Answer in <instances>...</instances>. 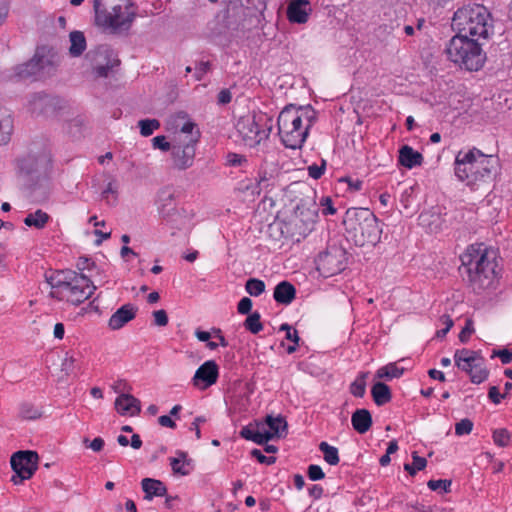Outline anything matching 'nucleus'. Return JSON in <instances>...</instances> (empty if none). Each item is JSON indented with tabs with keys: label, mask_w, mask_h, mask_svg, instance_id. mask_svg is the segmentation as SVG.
Returning a JSON list of instances; mask_svg holds the SVG:
<instances>
[{
	"label": "nucleus",
	"mask_w": 512,
	"mask_h": 512,
	"mask_svg": "<svg viewBox=\"0 0 512 512\" xmlns=\"http://www.w3.org/2000/svg\"><path fill=\"white\" fill-rule=\"evenodd\" d=\"M51 217L42 209H37L34 212L28 213L23 222L28 227L36 229H43L50 221Z\"/></svg>",
	"instance_id": "31"
},
{
	"label": "nucleus",
	"mask_w": 512,
	"mask_h": 512,
	"mask_svg": "<svg viewBox=\"0 0 512 512\" xmlns=\"http://www.w3.org/2000/svg\"><path fill=\"white\" fill-rule=\"evenodd\" d=\"M193 218L194 214L192 211L181 208L175 211L172 216H169L165 222L172 230V235H175L177 232L187 235L193 228Z\"/></svg>",
	"instance_id": "17"
},
{
	"label": "nucleus",
	"mask_w": 512,
	"mask_h": 512,
	"mask_svg": "<svg viewBox=\"0 0 512 512\" xmlns=\"http://www.w3.org/2000/svg\"><path fill=\"white\" fill-rule=\"evenodd\" d=\"M496 355L500 358L503 364H508L512 361V352L507 349L498 351Z\"/></svg>",
	"instance_id": "61"
},
{
	"label": "nucleus",
	"mask_w": 512,
	"mask_h": 512,
	"mask_svg": "<svg viewBox=\"0 0 512 512\" xmlns=\"http://www.w3.org/2000/svg\"><path fill=\"white\" fill-rule=\"evenodd\" d=\"M115 409L122 416H135L141 411V403L133 395L121 393L115 400Z\"/></svg>",
	"instance_id": "21"
},
{
	"label": "nucleus",
	"mask_w": 512,
	"mask_h": 512,
	"mask_svg": "<svg viewBox=\"0 0 512 512\" xmlns=\"http://www.w3.org/2000/svg\"><path fill=\"white\" fill-rule=\"evenodd\" d=\"M195 136H197V141L200 137V132L198 129H196L195 123L188 120L186 121L179 131L175 132L173 142H178V138L180 139H191Z\"/></svg>",
	"instance_id": "36"
},
{
	"label": "nucleus",
	"mask_w": 512,
	"mask_h": 512,
	"mask_svg": "<svg viewBox=\"0 0 512 512\" xmlns=\"http://www.w3.org/2000/svg\"><path fill=\"white\" fill-rule=\"evenodd\" d=\"M316 121V111L309 105H288L277 120L278 134L285 147L299 149L305 143L309 130Z\"/></svg>",
	"instance_id": "2"
},
{
	"label": "nucleus",
	"mask_w": 512,
	"mask_h": 512,
	"mask_svg": "<svg viewBox=\"0 0 512 512\" xmlns=\"http://www.w3.org/2000/svg\"><path fill=\"white\" fill-rule=\"evenodd\" d=\"M245 289L251 296H259L265 290V283L262 280L251 278L246 282Z\"/></svg>",
	"instance_id": "45"
},
{
	"label": "nucleus",
	"mask_w": 512,
	"mask_h": 512,
	"mask_svg": "<svg viewBox=\"0 0 512 512\" xmlns=\"http://www.w3.org/2000/svg\"><path fill=\"white\" fill-rule=\"evenodd\" d=\"M343 223L347 239L356 246H374L380 241L382 228L377 217L368 208L348 209Z\"/></svg>",
	"instance_id": "6"
},
{
	"label": "nucleus",
	"mask_w": 512,
	"mask_h": 512,
	"mask_svg": "<svg viewBox=\"0 0 512 512\" xmlns=\"http://www.w3.org/2000/svg\"><path fill=\"white\" fill-rule=\"evenodd\" d=\"M346 262L347 255L345 250L334 246L319 255L317 269L323 276L330 277L343 271Z\"/></svg>",
	"instance_id": "14"
},
{
	"label": "nucleus",
	"mask_w": 512,
	"mask_h": 512,
	"mask_svg": "<svg viewBox=\"0 0 512 512\" xmlns=\"http://www.w3.org/2000/svg\"><path fill=\"white\" fill-rule=\"evenodd\" d=\"M317 217L318 212L315 204L309 201H301L284 222L283 232L299 241L300 238L307 236L312 231Z\"/></svg>",
	"instance_id": "11"
},
{
	"label": "nucleus",
	"mask_w": 512,
	"mask_h": 512,
	"mask_svg": "<svg viewBox=\"0 0 512 512\" xmlns=\"http://www.w3.org/2000/svg\"><path fill=\"white\" fill-rule=\"evenodd\" d=\"M154 324L160 327L168 324V316L165 310H157L153 312Z\"/></svg>",
	"instance_id": "54"
},
{
	"label": "nucleus",
	"mask_w": 512,
	"mask_h": 512,
	"mask_svg": "<svg viewBox=\"0 0 512 512\" xmlns=\"http://www.w3.org/2000/svg\"><path fill=\"white\" fill-rule=\"evenodd\" d=\"M119 183L114 177H110L101 196L109 205H115L118 200Z\"/></svg>",
	"instance_id": "34"
},
{
	"label": "nucleus",
	"mask_w": 512,
	"mask_h": 512,
	"mask_svg": "<svg viewBox=\"0 0 512 512\" xmlns=\"http://www.w3.org/2000/svg\"><path fill=\"white\" fill-rule=\"evenodd\" d=\"M157 211L162 220H166L169 216L177 211L175 205V198L173 193L168 189H163L158 192L156 199Z\"/></svg>",
	"instance_id": "22"
},
{
	"label": "nucleus",
	"mask_w": 512,
	"mask_h": 512,
	"mask_svg": "<svg viewBox=\"0 0 512 512\" xmlns=\"http://www.w3.org/2000/svg\"><path fill=\"white\" fill-rule=\"evenodd\" d=\"M95 22L104 28L118 29L130 25L136 10L130 0H93Z\"/></svg>",
	"instance_id": "8"
},
{
	"label": "nucleus",
	"mask_w": 512,
	"mask_h": 512,
	"mask_svg": "<svg viewBox=\"0 0 512 512\" xmlns=\"http://www.w3.org/2000/svg\"><path fill=\"white\" fill-rule=\"evenodd\" d=\"M74 364V357L66 354L61 364L62 371H64L67 375L71 374L74 370Z\"/></svg>",
	"instance_id": "55"
},
{
	"label": "nucleus",
	"mask_w": 512,
	"mask_h": 512,
	"mask_svg": "<svg viewBox=\"0 0 512 512\" xmlns=\"http://www.w3.org/2000/svg\"><path fill=\"white\" fill-rule=\"evenodd\" d=\"M468 282L474 291L492 288L497 279L496 255L483 243L472 244L461 255Z\"/></svg>",
	"instance_id": "1"
},
{
	"label": "nucleus",
	"mask_w": 512,
	"mask_h": 512,
	"mask_svg": "<svg viewBox=\"0 0 512 512\" xmlns=\"http://www.w3.org/2000/svg\"><path fill=\"white\" fill-rule=\"evenodd\" d=\"M69 53L73 57L80 56L86 49V39L80 31H73L69 35Z\"/></svg>",
	"instance_id": "33"
},
{
	"label": "nucleus",
	"mask_w": 512,
	"mask_h": 512,
	"mask_svg": "<svg viewBox=\"0 0 512 512\" xmlns=\"http://www.w3.org/2000/svg\"><path fill=\"white\" fill-rule=\"evenodd\" d=\"M353 428L360 434L366 433L372 426V417L367 409L356 410L351 417Z\"/></svg>",
	"instance_id": "29"
},
{
	"label": "nucleus",
	"mask_w": 512,
	"mask_h": 512,
	"mask_svg": "<svg viewBox=\"0 0 512 512\" xmlns=\"http://www.w3.org/2000/svg\"><path fill=\"white\" fill-rule=\"evenodd\" d=\"M473 429V422L470 419H462L455 425V434L457 436L468 435Z\"/></svg>",
	"instance_id": "47"
},
{
	"label": "nucleus",
	"mask_w": 512,
	"mask_h": 512,
	"mask_svg": "<svg viewBox=\"0 0 512 512\" xmlns=\"http://www.w3.org/2000/svg\"><path fill=\"white\" fill-rule=\"evenodd\" d=\"M137 307L131 303L122 305L109 318L108 327L119 330L136 317Z\"/></svg>",
	"instance_id": "20"
},
{
	"label": "nucleus",
	"mask_w": 512,
	"mask_h": 512,
	"mask_svg": "<svg viewBox=\"0 0 512 512\" xmlns=\"http://www.w3.org/2000/svg\"><path fill=\"white\" fill-rule=\"evenodd\" d=\"M496 164L493 156L485 155L476 148L460 151L455 158V175L461 182L474 188L491 179Z\"/></svg>",
	"instance_id": "5"
},
{
	"label": "nucleus",
	"mask_w": 512,
	"mask_h": 512,
	"mask_svg": "<svg viewBox=\"0 0 512 512\" xmlns=\"http://www.w3.org/2000/svg\"><path fill=\"white\" fill-rule=\"evenodd\" d=\"M309 495L314 499H319L323 495V488L320 485H312L309 490Z\"/></svg>",
	"instance_id": "62"
},
{
	"label": "nucleus",
	"mask_w": 512,
	"mask_h": 512,
	"mask_svg": "<svg viewBox=\"0 0 512 512\" xmlns=\"http://www.w3.org/2000/svg\"><path fill=\"white\" fill-rule=\"evenodd\" d=\"M141 486L147 500H151L153 497L164 496L167 492L165 485L160 480L152 478H144Z\"/></svg>",
	"instance_id": "30"
},
{
	"label": "nucleus",
	"mask_w": 512,
	"mask_h": 512,
	"mask_svg": "<svg viewBox=\"0 0 512 512\" xmlns=\"http://www.w3.org/2000/svg\"><path fill=\"white\" fill-rule=\"evenodd\" d=\"M252 455L260 462L267 465H270L275 462V457L273 456H265L262 454L260 450L254 449L252 451Z\"/></svg>",
	"instance_id": "58"
},
{
	"label": "nucleus",
	"mask_w": 512,
	"mask_h": 512,
	"mask_svg": "<svg viewBox=\"0 0 512 512\" xmlns=\"http://www.w3.org/2000/svg\"><path fill=\"white\" fill-rule=\"evenodd\" d=\"M427 486L432 491L441 490L443 492H448L451 486V481L446 479L430 480L428 481Z\"/></svg>",
	"instance_id": "48"
},
{
	"label": "nucleus",
	"mask_w": 512,
	"mask_h": 512,
	"mask_svg": "<svg viewBox=\"0 0 512 512\" xmlns=\"http://www.w3.org/2000/svg\"><path fill=\"white\" fill-rule=\"evenodd\" d=\"M403 372V368L398 367L395 363H390L379 368L376 372V377L379 379L385 378L391 380L394 378H399Z\"/></svg>",
	"instance_id": "37"
},
{
	"label": "nucleus",
	"mask_w": 512,
	"mask_h": 512,
	"mask_svg": "<svg viewBox=\"0 0 512 512\" xmlns=\"http://www.w3.org/2000/svg\"><path fill=\"white\" fill-rule=\"evenodd\" d=\"M272 124L265 114L249 113L240 117L236 130L243 144L254 148L268 139Z\"/></svg>",
	"instance_id": "9"
},
{
	"label": "nucleus",
	"mask_w": 512,
	"mask_h": 512,
	"mask_svg": "<svg viewBox=\"0 0 512 512\" xmlns=\"http://www.w3.org/2000/svg\"><path fill=\"white\" fill-rule=\"evenodd\" d=\"M482 359L478 352L468 349L457 350L454 355L456 366L466 373L471 371Z\"/></svg>",
	"instance_id": "23"
},
{
	"label": "nucleus",
	"mask_w": 512,
	"mask_h": 512,
	"mask_svg": "<svg viewBox=\"0 0 512 512\" xmlns=\"http://www.w3.org/2000/svg\"><path fill=\"white\" fill-rule=\"evenodd\" d=\"M452 29L461 36L488 40L494 33L491 12L482 4L471 3L458 8L452 17Z\"/></svg>",
	"instance_id": "3"
},
{
	"label": "nucleus",
	"mask_w": 512,
	"mask_h": 512,
	"mask_svg": "<svg viewBox=\"0 0 512 512\" xmlns=\"http://www.w3.org/2000/svg\"><path fill=\"white\" fill-rule=\"evenodd\" d=\"M47 282L52 298L75 306L88 300L96 289L88 276L71 270L53 272Z\"/></svg>",
	"instance_id": "4"
},
{
	"label": "nucleus",
	"mask_w": 512,
	"mask_h": 512,
	"mask_svg": "<svg viewBox=\"0 0 512 512\" xmlns=\"http://www.w3.org/2000/svg\"><path fill=\"white\" fill-rule=\"evenodd\" d=\"M85 60L89 62L97 77H106L112 67L107 49L99 48L96 51H90L87 53Z\"/></svg>",
	"instance_id": "18"
},
{
	"label": "nucleus",
	"mask_w": 512,
	"mask_h": 512,
	"mask_svg": "<svg viewBox=\"0 0 512 512\" xmlns=\"http://www.w3.org/2000/svg\"><path fill=\"white\" fill-rule=\"evenodd\" d=\"M412 458V463L404 464V469L410 475H415L418 471H421L426 467L427 461L425 458L418 456L416 452L413 453Z\"/></svg>",
	"instance_id": "40"
},
{
	"label": "nucleus",
	"mask_w": 512,
	"mask_h": 512,
	"mask_svg": "<svg viewBox=\"0 0 512 512\" xmlns=\"http://www.w3.org/2000/svg\"><path fill=\"white\" fill-rule=\"evenodd\" d=\"M326 169V161L322 160L321 164H312L308 166V174L313 179H319L325 172Z\"/></svg>",
	"instance_id": "50"
},
{
	"label": "nucleus",
	"mask_w": 512,
	"mask_h": 512,
	"mask_svg": "<svg viewBox=\"0 0 512 512\" xmlns=\"http://www.w3.org/2000/svg\"><path fill=\"white\" fill-rule=\"evenodd\" d=\"M470 376L471 382L475 384H480L484 382L488 377V371L484 366V359L480 361L471 371L467 372Z\"/></svg>",
	"instance_id": "39"
},
{
	"label": "nucleus",
	"mask_w": 512,
	"mask_h": 512,
	"mask_svg": "<svg viewBox=\"0 0 512 512\" xmlns=\"http://www.w3.org/2000/svg\"><path fill=\"white\" fill-rule=\"evenodd\" d=\"M53 71V63L45 49L39 48L28 62L14 68V76L19 80L42 79L49 76Z\"/></svg>",
	"instance_id": "12"
},
{
	"label": "nucleus",
	"mask_w": 512,
	"mask_h": 512,
	"mask_svg": "<svg viewBox=\"0 0 512 512\" xmlns=\"http://www.w3.org/2000/svg\"><path fill=\"white\" fill-rule=\"evenodd\" d=\"M368 373H361L351 384L350 392L355 397H363L366 390V378Z\"/></svg>",
	"instance_id": "42"
},
{
	"label": "nucleus",
	"mask_w": 512,
	"mask_h": 512,
	"mask_svg": "<svg viewBox=\"0 0 512 512\" xmlns=\"http://www.w3.org/2000/svg\"><path fill=\"white\" fill-rule=\"evenodd\" d=\"M286 433V420L280 415L276 417L268 415L264 421H256L244 426L240 431V436L262 445L271 439L284 437Z\"/></svg>",
	"instance_id": "10"
},
{
	"label": "nucleus",
	"mask_w": 512,
	"mask_h": 512,
	"mask_svg": "<svg viewBox=\"0 0 512 512\" xmlns=\"http://www.w3.org/2000/svg\"><path fill=\"white\" fill-rule=\"evenodd\" d=\"M50 104V98L44 94L33 95L29 102L28 107L33 114H42L46 111V107Z\"/></svg>",
	"instance_id": "35"
},
{
	"label": "nucleus",
	"mask_w": 512,
	"mask_h": 512,
	"mask_svg": "<svg viewBox=\"0 0 512 512\" xmlns=\"http://www.w3.org/2000/svg\"><path fill=\"white\" fill-rule=\"evenodd\" d=\"M28 164L30 165V171L42 177L44 179L49 178L52 172V159L50 154L43 153L37 157L29 158Z\"/></svg>",
	"instance_id": "24"
},
{
	"label": "nucleus",
	"mask_w": 512,
	"mask_h": 512,
	"mask_svg": "<svg viewBox=\"0 0 512 512\" xmlns=\"http://www.w3.org/2000/svg\"><path fill=\"white\" fill-rule=\"evenodd\" d=\"M219 377V366L214 360L204 362L192 377V384L199 390H205L214 385Z\"/></svg>",
	"instance_id": "16"
},
{
	"label": "nucleus",
	"mask_w": 512,
	"mask_h": 512,
	"mask_svg": "<svg viewBox=\"0 0 512 512\" xmlns=\"http://www.w3.org/2000/svg\"><path fill=\"white\" fill-rule=\"evenodd\" d=\"M440 322L444 325L443 326V329H440L436 332V336L438 338H443L445 337V335L448 333V331L452 328L453 326V320L451 319V317L449 315H443L441 318H440Z\"/></svg>",
	"instance_id": "51"
},
{
	"label": "nucleus",
	"mask_w": 512,
	"mask_h": 512,
	"mask_svg": "<svg viewBox=\"0 0 512 512\" xmlns=\"http://www.w3.org/2000/svg\"><path fill=\"white\" fill-rule=\"evenodd\" d=\"M140 133L144 137H148L153 134L155 130L160 128V122L156 119H143L138 122Z\"/></svg>",
	"instance_id": "41"
},
{
	"label": "nucleus",
	"mask_w": 512,
	"mask_h": 512,
	"mask_svg": "<svg viewBox=\"0 0 512 512\" xmlns=\"http://www.w3.org/2000/svg\"><path fill=\"white\" fill-rule=\"evenodd\" d=\"M280 330L282 331H285L286 332V339L292 341L294 343V345L292 346H289L287 348V352L289 354L293 353L296 351V348L298 346V342H299V336H298V332L297 330L293 329L289 324L285 323V324H282L281 327H280Z\"/></svg>",
	"instance_id": "44"
},
{
	"label": "nucleus",
	"mask_w": 512,
	"mask_h": 512,
	"mask_svg": "<svg viewBox=\"0 0 512 512\" xmlns=\"http://www.w3.org/2000/svg\"><path fill=\"white\" fill-rule=\"evenodd\" d=\"M13 128L14 121L11 113L6 108L0 107V146L9 143Z\"/></svg>",
	"instance_id": "27"
},
{
	"label": "nucleus",
	"mask_w": 512,
	"mask_h": 512,
	"mask_svg": "<svg viewBox=\"0 0 512 512\" xmlns=\"http://www.w3.org/2000/svg\"><path fill=\"white\" fill-rule=\"evenodd\" d=\"M197 144V136L191 139H180L173 142L171 150L172 165L177 170H186L194 163L195 145Z\"/></svg>",
	"instance_id": "15"
},
{
	"label": "nucleus",
	"mask_w": 512,
	"mask_h": 512,
	"mask_svg": "<svg viewBox=\"0 0 512 512\" xmlns=\"http://www.w3.org/2000/svg\"><path fill=\"white\" fill-rule=\"evenodd\" d=\"M295 294L296 290L294 286L287 281H282L276 285L273 297L276 302L288 305L294 300Z\"/></svg>",
	"instance_id": "28"
},
{
	"label": "nucleus",
	"mask_w": 512,
	"mask_h": 512,
	"mask_svg": "<svg viewBox=\"0 0 512 512\" xmlns=\"http://www.w3.org/2000/svg\"><path fill=\"white\" fill-rule=\"evenodd\" d=\"M170 466L175 474L186 476L192 470V460L188 458L186 452L177 450L174 457L169 458Z\"/></svg>",
	"instance_id": "25"
},
{
	"label": "nucleus",
	"mask_w": 512,
	"mask_h": 512,
	"mask_svg": "<svg viewBox=\"0 0 512 512\" xmlns=\"http://www.w3.org/2000/svg\"><path fill=\"white\" fill-rule=\"evenodd\" d=\"M371 395L376 405L382 406L390 402L392 398L390 388L382 383L376 382L371 389Z\"/></svg>",
	"instance_id": "32"
},
{
	"label": "nucleus",
	"mask_w": 512,
	"mask_h": 512,
	"mask_svg": "<svg viewBox=\"0 0 512 512\" xmlns=\"http://www.w3.org/2000/svg\"><path fill=\"white\" fill-rule=\"evenodd\" d=\"M307 474L310 480L317 481L325 477L322 468L319 465L312 464L308 467Z\"/></svg>",
	"instance_id": "52"
},
{
	"label": "nucleus",
	"mask_w": 512,
	"mask_h": 512,
	"mask_svg": "<svg viewBox=\"0 0 512 512\" xmlns=\"http://www.w3.org/2000/svg\"><path fill=\"white\" fill-rule=\"evenodd\" d=\"M89 447L95 451V452H99L103 449L104 447V440L100 437H96L94 438L91 442H90V445Z\"/></svg>",
	"instance_id": "64"
},
{
	"label": "nucleus",
	"mask_w": 512,
	"mask_h": 512,
	"mask_svg": "<svg viewBox=\"0 0 512 512\" xmlns=\"http://www.w3.org/2000/svg\"><path fill=\"white\" fill-rule=\"evenodd\" d=\"M493 441L499 447H506L509 445L511 435L505 428H499L493 431Z\"/></svg>",
	"instance_id": "46"
},
{
	"label": "nucleus",
	"mask_w": 512,
	"mask_h": 512,
	"mask_svg": "<svg viewBox=\"0 0 512 512\" xmlns=\"http://www.w3.org/2000/svg\"><path fill=\"white\" fill-rule=\"evenodd\" d=\"M488 397L494 404H499L505 398V394H500L499 389L496 386H492L489 389Z\"/></svg>",
	"instance_id": "57"
},
{
	"label": "nucleus",
	"mask_w": 512,
	"mask_h": 512,
	"mask_svg": "<svg viewBox=\"0 0 512 512\" xmlns=\"http://www.w3.org/2000/svg\"><path fill=\"white\" fill-rule=\"evenodd\" d=\"M448 59L467 71H478L486 62L482 42L455 34L446 46Z\"/></svg>",
	"instance_id": "7"
},
{
	"label": "nucleus",
	"mask_w": 512,
	"mask_h": 512,
	"mask_svg": "<svg viewBox=\"0 0 512 512\" xmlns=\"http://www.w3.org/2000/svg\"><path fill=\"white\" fill-rule=\"evenodd\" d=\"M152 144L155 149L162 151L172 150V145L166 140L165 136L159 135L152 139Z\"/></svg>",
	"instance_id": "53"
},
{
	"label": "nucleus",
	"mask_w": 512,
	"mask_h": 512,
	"mask_svg": "<svg viewBox=\"0 0 512 512\" xmlns=\"http://www.w3.org/2000/svg\"><path fill=\"white\" fill-rule=\"evenodd\" d=\"M260 318L261 317L258 312L250 314L244 322L245 328L253 334L259 333L263 329Z\"/></svg>",
	"instance_id": "43"
},
{
	"label": "nucleus",
	"mask_w": 512,
	"mask_h": 512,
	"mask_svg": "<svg viewBox=\"0 0 512 512\" xmlns=\"http://www.w3.org/2000/svg\"><path fill=\"white\" fill-rule=\"evenodd\" d=\"M312 12L308 0H289L287 18L292 23L304 24Z\"/></svg>",
	"instance_id": "19"
},
{
	"label": "nucleus",
	"mask_w": 512,
	"mask_h": 512,
	"mask_svg": "<svg viewBox=\"0 0 512 512\" xmlns=\"http://www.w3.org/2000/svg\"><path fill=\"white\" fill-rule=\"evenodd\" d=\"M319 450L323 453L324 460L330 465H337L340 461L338 449L327 442L319 444Z\"/></svg>",
	"instance_id": "38"
},
{
	"label": "nucleus",
	"mask_w": 512,
	"mask_h": 512,
	"mask_svg": "<svg viewBox=\"0 0 512 512\" xmlns=\"http://www.w3.org/2000/svg\"><path fill=\"white\" fill-rule=\"evenodd\" d=\"M10 462L14 471L11 481L19 485L30 479L37 470L38 455L33 451H18L13 454Z\"/></svg>",
	"instance_id": "13"
},
{
	"label": "nucleus",
	"mask_w": 512,
	"mask_h": 512,
	"mask_svg": "<svg viewBox=\"0 0 512 512\" xmlns=\"http://www.w3.org/2000/svg\"><path fill=\"white\" fill-rule=\"evenodd\" d=\"M321 205L323 207L322 212L324 215H333L336 213V209L333 207V203L330 198H323L321 200Z\"/></svg>",
	"instance_id": "59"
},
{
	"label": "nucleus",
	"mask_w": 512,
	"mask_h": 512,
	"mask_svg": "<svg viewBox=\"0 0 512 512\" xmlns=\"http://www.w3.org/2000/svg\"><path fill=\"white\" fill-rule=\"evenodd\" d=\"M231 99H232L231 93L227 89L221 90L218 94V102L220 104H227L231 101Z\"/></svg>",
	"instance_id": "63"
},
{
	"label": "nucleus",
	"mask_w": 512,
	"mask_h": 512,
	"mask_svg": "<svg viewBox=\"0 0 512 512\" xmlns=\"http://www.w3.org/2000/svg\"><path fill=\"white\" fill-rule=\"evenodd\" d=\"M474 331H475V329H474L473 320L470 318L466 319L465 326L459 333V340L462 343H466L469 340L470 336L474 333Z\"/></svg>",
	"instance_id": "49"
},
{
	"label": "nucleus",
	"mask_w": 512,
	"mask_h": 512,
	"mask_svg": "<svg viewBox=\"0 0 512 512\" xmlns=\"http://www.w3.org/2000/svg\"><path fill=\"white\" fill-rule=\"evenodd\" d=\"M252 308V301L248 297L242 298L237 306V310L240 314H248Z\"/></svg>",
	"instance_id": "56"
},
{
	"label": "nucleus",
	"mask_w": 512,
	"mask_h": 512,
	"mask_svg": "<svg viewBox=\"0 0 512 512\" xmlns=\"http://www.w3.org/2000/svg\"><path fill=\"white\" fill-rule=\"evenodd\" d=\"M21 413L25 418H28V419H35L40 416L38 411L33 409V407L28 404H24L22 406Z\"/></svg>",
	"instance_id": "60"
},
{
	"label": "nucleus",
	"mask_w": 512,
	"mask_h": 512,
	"mask_svg": "<svg viewBox=\"0 0 512 512\" xmlns=\"http://www.w3.org/2000/svg\"><path fill=\"white\" fill-rule=\"evenodd\" d=\"M398 161L405 168L412 169L422 164L423 156L412 147L404 145L399 150Z\"/></svg>",
	"instance_id": "26"
}]
</instances>
